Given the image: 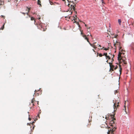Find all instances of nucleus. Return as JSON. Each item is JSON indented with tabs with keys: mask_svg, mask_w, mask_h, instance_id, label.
<instances>
[{
	"mask_svg": "<svg viewBox=\"0 0 134 134\" xmlns=\"http://www.w3.org/2000/svg\"><path fill=\"white\" fill-rule=\"evenodd\" d=\"M79 21L80 22H81L82 21L81 20H79Z\"/></svg>",
	"mask_w": 134,
	"mask_h": 134,
	"instance_id": "nucleus-49",
	"label": "nucleus"
},
{
	"mask_svg": "<svg viewBox=\"0 0 134 134\" xmlns=\"http://www.w3.org/2000/svg\"><path fill=\"white\" fill-rule=\"evenodd\" d=\"M82 36L85 38V39L89 43H90L88 38L86 36V35H83Z\"/></svg>",
	"mask_w": 134,
	"mask_h": 134,
	"instance_id": "nucleus-9",
	"label": "nucleus"
},
{
	"mask_svg": "<svg viewBox=\"0 0 134 134\" xmlns=\"http://www.w3.org/2000/svg\"><path fill=\"white\" fill-rule=\"evenodd\" d=\"M53 0H49V3L51 5H52L53 4V2L52 1Z\"/></svg>",
	"mask_w": 134,
	"mask_h": 134,
	"instance_id": "nucleus-17",
	"label": "nucleus"
},
{
	"mask_svg": "<svg viewBox=\"0 0 134 134\" xmlns=\"http://www.w3.org/2000/svg\"><path fill=\"white\" fill-rule=\"evenodd\" d=\"M109 49V48H105L104 49V50H105V51H107Z\"/></svg>",
	"mask_w": 134,
	"mask_h": 134,
	"instance_id": "nucleus-31",
	"label": "nucleus"
},
{
	"mask_svg": "<svg viewBox=\"0 0 134 134\" xmlns=\"http://www.w3.org/2000/svg\"><path fill=\"white\" fill-rule=\"evenodd\" d=\"M75 16L76 17L77 16V15H75Z\"/></svg>",
	"mask_w": 134,
	"mask_h": 134,
	"instance_id": "nucleus-55",
	"label": "nucleus"
},
{
	"mask_svg": "<svg viewBox=\"0 0 134 134\" xmlns=\"http://www.w3.org/2000/svg\"><path fill=\"white\" fill-rule=\"evenodd\" d=\"M74 20H77V18H75V17H74Z\"/></svg>",
	"mask_w": 134,
	"mask_h": 134,
	"instance_id": "nucleus-33",
	"label": "nucleus"
},
{
	"mask_svg": "<svg viewBox=\"0 0 134 134\" xmlns=\"http://www.w3.org/2000/svg\"><path fill=\"white\" fill-rule=\"evenodd\" d=\"M72 11L71 12H70V14H72Z\"/></svg>",
	"mask_w": 134,
	"mask_h": 134,
	"instance_id": "nucleus-40",
	"label": "nucleus"
},
{
	"mask_svg": "<svg viewBox=\"0 0 134 134\" xmlns=\"http://www.w3.org/2000/svg\"><path fill=\"white\" fill-rule=\"evenodd\" d=\"M89 36V35L88 34L87 35V36Z\"/></svg>",
	"mask_w": 134,
	"mask_h": 134,
	"instance_id": "nucleus-50",
	"label": "nucleus"
},
{
	"mask_svg": "<svg viewBox=\"0 0 134 134\" xmlns=\"http://www.w3.org/2000/svg\"><path fill=\"white\" fill-rule=\"evenodd\" d=\"M4 3L3 0H0V5L1 6L0 8L2 7H3L4 8H5V6L4 5Z\"/></svg>",
	"mask_w": 134,
	"mask_h": 134,
	"instance_id": "nucleus-6",
	"label": "nucleus"
},
{
	"mask_svg": "<svg viewBox=\"0 0 134 134\" xmlns=\"http://www.w3.org/2000/svg\"><path fill=\"white\" fill-rule=\"evenodd\" d=\"M31 20H34L35 23L36 22V21H35V20L34 18L33 17H31Z\"/></svg>",
	"mask_w": 134,
	"mask_h": 134,
	"instance_id": "nucleus-19",
	"label": "nucleus"
},
{
	"mask_svg": "<svg viewBox=\"0 0 134 134\" xmlns=\"http://www.w3.org/2000/svg\"><path fill=\"white\" fill-rule=\"evenodd\" d=\"M29 12H27V13H26V14L27 15H29V17H30V15H29Z\"/></svg>",
	"mask_w": 134,
	"mask_h": 134,
	"instance_id": "nucleus-29",
	"label": "nucleus"
},
{
	"mask_svg": "<svg viewBox=\"0 0 134 134\" xmlns=\"http://www.w3.org/2000/svg\"><path fill=\"white\" fill-rule=\"evenodd\" d=\"M5 24H4L3 25V26L1 28V30H3L4 28V26Z\"/></svg>",
	"mask_w": 134,
	"mask_h": 134,
	"instance_id": "nucleus-20",
	"label": "nucleus"
},
{
	"mask_svg": "<svg viewBox=\"0 0 134 134\" xmlns=\"http://www.w3.org/2000/svg\"><path fill=\"white\" fill-rule=\"evenodd\" d=\"M38 116L39 117V118H40V117H39V114H38Z\"/></svg>",
	"mask_w": 134,
	"mask_h": 134,
	"instance_id": "nucleus-57",
	"label": "nucleus"
},
{
	"mask_svg": "<svg viewBox=\"0 0 134 134\" xmlns=\"http://www.w3.org/2000/svg\"><path fill=\"white\" fill-rule=\"evenodd\" d=\"M121 20L120 19H119L118 20V23H119V24L120 25H121Z\"/></svg>",
	"mask_w": 134,
	"mask_h": 134,
	"instance_id": "nucleus-16",
	"label": "nucleus"
},
{
	"mask_svg": "<svg viewBox=\"0 0 134 134\" xmlns=\"http://www.w3.org/2000/svg\"><path fill=\"white\" fill-rule=\"evenodd\" d=\"M107 53H104L103 55H104L105 57L107 56Z\"/></svg>",
	"mask_w": 134,
	"mask_h": 134,
	"instance_id": "nucleus-25",
	"label": "nucleus"
},
{
	"mask_svg": "<svg viewBox=\"0 0 134 134\" xmlns=\"http://www.w3.org/2000/svg\"><path fill=\"white\" fill-rule=\"evenodd\" d=\"M116 111V110H115L114 111Z\"/></svg>",
	"mask_w": 134,
	"mask_h": 134,
	"instance_id": "nucleus-62",
	"label": "nucleus"
},
{
	"mask_svg": "<svg viewBox=\"0 0 134 134\" xmlns=\"http://www.w3.org/2000/svg\"><path fill=\"white\" fill-rule=\"evenodd\" d=\"M104 124H105L106 125V126H105V128L106 127L107 128L108 127V125H107V123H106L105 122L104 123Z\"/></svg>",
	"mask_w": 134,
	"mask_h": 134,
	"instance_id": "nucleus-24",
	"label": "nucleus"
},
{
	"mask_svg": "<svg viewBox=\"0 0 134 134\" xmlns=\"http://www.w3.org/2000/svg\"><path fill=\"white\" fill-rule=\"evenodd\" d=\"M119 68H120V69H119V71L120 72V75H121V71H122V68L121 67L120 65L119 66Z\"/></svg>",
	"mask_w": 134,
	"mask_h": 134,
	"instance_id": "nucleus-15",
	"label": "nucleus"
},
{
	"mask_svg": "<svg viewBox=\"0 0 134 134\" xmlns=\"http://www.w3.org/2000/svg\"><path fill=\"white\" fill-rule=\"evenodd\" d=\"M113 57L112 58V59H113V58L114 57V55H113ZM114 60L113 59L112 60Z\"/></svg>",
	"mask_w": 134,
	"mask_h": 134,
	"instance_id": "nucleus-42",
	"label": "nucleus"
},
{
	"mask_svg": "<svg viewBox=\"0 0 134 134\" xmlns=\"http://www.w3.org/2000/svg\"><path fill=\"white\" fill-rule=\"evenodd\" d=\"M96 1V0H95Z\"/></svg>",
	"mask_w": 134,
	"mask_h": 134,
	"instance_id": "nucleus-63",
	"label": "nucleus"
},
{
	"mask_svg": "<svg viewBox=\"0 0 134 134\" xmlns=\"http://www.w3.org/2000/svg\"><path fill=\"white\" fill-rule=\"evenodd\" d=\"M37 104H38V102H37Z\"/></svg>",
	"mask_w": 134,
	"mask_h": 134,
	"instance_id": "nucleus-53",
	"label": "nucleus"
},
{
	"mask_svg": "<svg viewBox=\"0 0 134 134\" xmlns=\"http://www.w3.org/2000/svg\"><path fill=\"white\" fill-rule=\"evenodd\" d=\"M98 45H99V46L100 47H101V46L100 45H99L98 44Z\"/></svg>",
	"mask_w": 134,
	"mask_h": 134,
	"instance_id": "nucleus-43",
	"label": "nucleus"
},
{
	"mask_svg": "<svg viewBox=\"0 0 134 134\" xmlns=\"http://www.w3.org/2000/svg\"><path fill=\"white\" fill-rule=\"evenodd\" d=\"M114 116H113V118H114ZM113 120L110 121V127H108V132L107 134H110V133L111 134H114L113 132L116 129V125L114 121V120H115V119L113 118Z\"/></svg>",
	"mask_w": 134,
	"mask_h": 134,
	"instance_id": "nucleus-1",
	"label": "nucleus"
},
{
	"mask_svg": "<svg viewBox=\"0 0 134 134\" xmlns=\"http://www.w3.org/2000/svg\"><path fill=\"white\" fill-rule=\"evenodd\" d=\"M92 50L94 52H95V51L94 50V49H92Z\"/></svg>",
	"mask_w": 134,
	"mask_h": 134,
	"instance_id": "nucleus-46",
	"label": "nucleus"
},
{
	"mask_svg": "<svg viewBox=\"0 0 134 134\" xmlns=\"http://www.w3.org/2000/svg\"><path fill=\"white\" fill-rule=\"evenodd\" d=\"M101 1L102 2V3L105 4V3H104V2H103V0H101Z\"/></svg>",
	"mask_w": 134,
	"mask_h": 134,
	"instance_id": "nucleus-34",
	"label": "nucleus"
},
{
	"mask_svg": "<svg viewBox=\"0 0 134 134\" xmlns=\"http://www.w3.org/2000/svg\"><path fill=\"white\" fill-rule=\"evenodd\" d=\"M128 104H127V108H128Z\"/></svg>",
	"mask_w": 134,
	"mask_h": 134,
	"instance_id": "nucleus-52",
	"label": "nucleus"
},
{
	"mask_svg": "<svg viewBox=\"0 0 134 134\" xmlns=\"http://www.w3.org/2000/svg\"><path fill=\"white\" fill-rule=\"evenodd\" d=\"M106 57L107 59H110V57L109 56L107 55L106 56Z\"/></svg>",
	"mask_w": 134,
	"mask_h": 134,
	"instance_id": "nucleus-21",
	"label": "nucleus"
},
{
	"mask_svg": "<svg viewBox=\"0 0 134 134\" xmlns=\"http://www.w3.org/2000/svg\"><path fill=\"white\" fill-rule=\"evenodd\" d=\"M85 26H86V27H87V25H86V24H85Z\"/></svg>",
	"mask_w": 134,
	"mask_h": 134,
	"instance_id": "nucleus-47",
	"label": "nucleus"
},
{
	"mask_svg": "<svg viewBox=\"0 0 134 134\" xmlns=\"http://www.w3.org/2000/svg\"><path fill=\"white\" fill-rule=\"evenodd\" d=\"M108 60H107V61H106V62L108 63Z\"/></svg>",
	"mask_w": 134,
	"mask_h": 134,
	"instance_id": "nucleus-51",
	"label": "nucleus"
},
{
	"mask_svg": "<svg viewBox=\"0 0 134 134\" xmlns=\"http://www.w3.org/2000/svg\"><path fill=\"white\" fill-rule=\"evenodd\" d=\"M70 3H69L68 6L69 7H70V8L69 9V10H70V11L74 10L75 13L77 14V12L75 11V6L76 4L74 3L73 2V1L71 2H70Z\"/></svg>",
	"mask_w": 134,
	"mask_h": 134,
	"instance_id": "nucleus-2",
	"label": "nucleus"
},
{
	"mask_svg": "<svg viewBox=\"0 0 134 134\" xmlns=\"http://www.w3.org/2000/svg\"><path fill=\"white\" fill-rule=\"evenodd\" d=\"M113 68H112V69L110 68V70H112V71H113L114 70H113Z\"/></svg>",
	"mask_w": 134,
	"mask_h": 134,
	"instance_id": "nucleus-35",
	"label": "nucleus"
},
{
	"mask_svg": "<svg viewBox=\"0 0 134 134\" xmlns=\"http://www.w3.org/2000/svg\"><path fill=\"white\" fill-rule=\"evenodd\" d=\"M121 54L122 53L121 52H119V53L118 56V60L119 62L121 61V60H124V58L121 57Z\"/></svg>",
	"mask_w": 134,
	"mask_h": 134,
	"instance_id": "nucleus-5",
	"label": "nucleus"
},
{
	"mask_svg": "<svg viewBox=\"0 0 134 134\" xmlns=\"http://www.w3.org/2000/svg\"><path fill=\"white\" fill-rule=\"evenodd\" d=\"M41 0H37V4L39 5V7H40L42 6L41 4Z\"/></svg>",
	"mask_w": 134,
	"mask_h": 134,
	"instance_id": "nucleus-10",
	"label": "nucleus"
},
{
	"mask_svg": "<svg viewBox=\"0 0 134 134\" xmlns=\"http://www.w3.org/2000/svg\"><path fill=\"white\" fill-rule=\"evenodd\" d=\"M20 13H21L22 14H24V15H25L26 14V13H24V12H20Z\"/></svg>",
	"mask_w": 134,
	"mask_h": 134,
	"instance_id": "nucleus-32",
	"label": "nucleus"
},
{
	"mask_svg": "<svg viewBox=\"0 0 134 134\" xmlns=\"http://www.w3.org/2000/svg\"><path fill=\"white\" fill-rule=\"evenodd\" d=\"M122 62H124V63L125 64H127V62L125 60V59L124 58V60H122Z\"/></svg>",
	"mask_w": 134,
	"mask_h": 134,
	"instance_id": "nucleus-18",
	"label": "nucleus"
},
{
	"mask_svg": "<svg viewBox=\"0 0 134 134\" xmlns=\"http://www.w3.org/2000/svg\"><path fill=\"white\" fill-rule=\"evenodd\" d=\"M109 54H110L111 55V54H110V53H109Z\"/></svg>",
	"mask_w": 134,
	"mask_h": 134,
	"instance_id": "nucleus-56",
	"label": "nucleus"
},
{
	"mask_svg": "<svg viewBox=\"0 0 134 134\" xmlns=\"http://www.w3.org/2000/svg\"><path fill=\"white\" fill-rule=\"evenodd\" d=\"M90 36H91V37H92V35H90Z\"/></svg>",
	"mask_w": 134,
	"mask_h": 134,
	"instance_id": "nucleus-54",
	"label": "nucleus"
},
{
	"mask_svg": "<svg viewBox=\"0 0 134 134\" xmlns=\"http://www.w3.org/2000/svg\"><path fill=\"white\" fill-rule=\"evenodd\" d=\"M99 56L100 57H102V56L103 55H102L101 53H99Z\"/></svg>",
	"mask_w": 134,
	"mask_h": 134,
	"instance_id": "nucleus-26",
	"label": "nucleus"
},
{
	"mask_svg": "<svg viewBox=\"0 0 134 134\" xmlns=\"http://www.w3.org/2000/svg\"><path fill=\"white\" fill-rule=\"evenodd\" d=\"M118 36V35H115L114 36V37L113 38H117Z\"/></svg>",
	"mask_w": 134,
	"mask_h": 134,
	"instance_id": "nucleus-22",
	"label": "nucleus"
},
{
	"mask_svg": "<svg viewBox=\"0 0 134 134\" xmlns=\"http://www.w3.org/2000/svg\"><path fill=\"white\" fill-rule=\"evenodd\" d=\"M89 44L92 47H93L94 48V49H95L96 48H97L96 46L95 45H94V44H91L90 43H89Z\"/></svg>",
	"mask_w": 134,
	"mask_h": 134,
	"instance_id": "nucleus-12",
	"label": "nucleus"
},
{
	"mask_svg": "<svg viewBox=\"0 0 134 134\" xmlns=\"http://www.w3.org/2000/svg\"><path fill=\"white\" fill-rule=\"evenodd\" d=\"M63 1H64V0H63Z\"/></svg>",
	"mask_w": 134,
	"mask_h": 134,
	"instance_id": "nucleus-61",
	"label": "nucleus"
},
{
	"mask_svg": "<svg viewBox=\"0 0 134 134\" xmlns=\"http://www.w3.org/2000/svg\"><path fill=\"white\" fill-rule=\"evenodd\" d=\"M91 121H89V122H88V124H87V127H89L91 125Z\"/></svg>",
	"mask_w": 134,
	"mask_h": 134,
	"instance_id": "nucleus-13",
	"label": "nucleus"
},
{
	"mask_svg": "<svg viewBox=\"0 0 134 134\" xmlns=\"http://www.w3.org/2000/svg\"><path fill=\"white\" fill-rule=\"evenodd\" d=\"M117 100H113V103H114V110H116L117 108L119 107V101L118 100V99H117Z\"/></svg>",
	"mask_w": 134,
	"mask_h": 134,
	"instance_id": "nucleus-3",
	"label": "nucleus"
},
{
	"mask_svg": "<svg viewBox=\"0 0 134 134\" xmlns=\"http://www.w3.org/2000/svg\"><path fill=\"white\" fill-rule=\"evenodd\" d=\"M109 64L110 65V68H114V66L112 65V63L109 62Z\"/></svg>",
	"mask_w": 134,
	"mask_h": 134,
	"instance_id": "nucleus-11",
	"label": "nucleus"
},
{
	"mask_svg": "<svg viewBox=\"0 0 134 134\" xmlns=\"http://www.w3.org/2000/svg\"><path fill=\"white\" fill-rule=\"evenodd\" d=\"M114 46H115V48L114 49H116V45L118 46L119 47V50L121 52H122L123 51V50H121V48H122L121 47V43L120 42H118V41H116V43H115V42H114Z\"/></svg>",
	"mask_w": 134,
	"mask_h": 134,
	"instance_id": "nucleus-4",
	"label": "nucleus"
},
{
	"mask_svg": "<svg viewBox=\"0 0 134 134\" xmlns=\"http://www.w3.org/2000/svg\"><path fill=\"white\" fill-rule=\"evenodd\" d=\"M36 90H35V92H36Z\"/></svg>",
	"mask_w": 134,
	"mask_h": 134,
	"instance_id": "nucleus-59",
	"label": "nucleus"
},
{
	"mask_svg": "<svg viewBox=\"0 0 134 134\" xmlns=\"http://www.w3.org/2000/svg\"><path fill=\"white\" fill-rule=\"evenodd\" d=\"M128 103V101H127V102L126 101L125 102V105H124V109H123V110H124L125 111L126 114H127V111H126V103Z\"/></svg>",
	"mask_w": 134,
	"mask_h": 134,
	"instance_id": "nucleus-8",
	"label": "nucleus"
},
{
	"mask_svg": "<svg viewBox=\"0 0 134 134\" xmlns=\"http://www.w3.org/2000/svg\"><path fill=\"white\" fill-rule=\"evenodd\" d=\"M37 17L38 18V19H41V17L39 15H38Z\"/></svg>",
	"mask_w": 134,
	"mask_h": 134,
	"instance_id": "nucleus-28",
	"label": "nucleus"
},
{
	"mask_svg": "<svg viewBox=\"0 0 134 134\" xmlns=\"http://www.w3.org/2000/svg\"><path fill=\"white\" fill-rule=\"evenodd\" d=\"M118 92L117 91V90H115V91H114V93H115V94H116V93H117Z\"/></svg>",
	"mask_w": 134,
	"mask_h": 134,
	"instance_id": "nucleus-27",
	"label": "nucleus"
},
{
	"mask_svg": "<svg viewBox=\"0 0 134 134\" xmlns=\"http://www.w3.org/2000/svg\"><path fill=\"white\" fill-rule=\"evenodd\" d=\"M10 0H8V2H10Z\"/></svg>",
	"mask_w": 134,
	"mask_h": 134,
	"instance_id": "nucleus-48",
	"label": "nucleus"
},
{
	"mask_svg": "<svg viewBox=\"0 0 134 134\" xmlns=\"http://www.w3.org/2000/svg\"><path fill=\"white\" fill-rule=\"evenodd\" d=\"M87 29H90V27H87Z\"/></svg>",
	"mask_w": 134,
	"mask_h": 134,
	"instance_id": "nucleus-44",
	"label": "nucleus"
},
{
	"mask_svg": "<svg viewBox=\"0 0 134 134\" xmlns=\"http://www.w3.org/2000/svg\"><path fill=\"white\" fill-rule=\"evenodd\" d=\"M33 129H34V127H33Z\"/></svg>",
	"mask_w": 134,
	"mask_h": 134,
	"instance_id": "nucleus-60",
	"label": "nucleus"
},
{
	"mask_svg": "<svg viewBox=\"0 0 134 134\" xmlns=\"http://www.w3.org/2000/svg\"><path fill=\"white\" fill-rule=\"evenodd\" d=\"M29 120H31V119L30 118H29Z\"/></svg>",
	"mask_w": 134,
	"mask_h": 134,
	"instance_id": "nucleus-41",
	"label": "nucleus"
},
{
	"mask_svg": "<svg viewBox=\"0 0 134 134\" xmlns=\"http://www.w3.org/2000/svg\"><path fill=\"white\" fill-rule=\"evenodd\" d=\"M81 35H84V34H83L82 32H81Z\"/></svg>",
	"mask_w": 134,
	"mask_h": 134,
	"instance_id": "nucleus-38",
	"label": "nucleus"
},
{
	"mask_svg": "<svg viewBox=\"0 0 134 134\" xmlns=\"http://www.w3.org/2000/svg\"><path fill=\"white\" fill-rule=\"evenodd\" d=\"M67 0L69 2V0Z\"/></svg>",
	"mask_w": 134,
	"mask_h": 134,
	"instance_id": "nucleus-58",
	"label": "nucleus"
},
{
	"mask_svg": "<svg viewBox=\"0 0 134 134\" xmlns=\"http://www.w3.org/2000/svg\"><path fill=\"white\" fill-rule=\"evenodd\" d=\"M103 48H104V47H102V48H100V49H102Z\"/></svg>",
	"mask_w": 134,
	"mask_h": 134,
	"instance_id": "nucleus-45",
	"label": "nucleus"
},
{
	"mask_svg": "<svg viewBox=\"0 0 134 134\" xmlns=\"http://www.w3.org/2000/svg\"><path fill=\"white\" fill-rule=\"evenodd\" d=\"M75 22L76 23H77V24L79 26V27L80 26V25L79 24V23L78 22H77L76 21H75ZM74 23H75V22H74Z\"/></svg>",
	"mask_w": 134,
	"mask_h": 134,
	"instance_id": "nucleus-23",
	"label": "nucleus"
},
{
	"mask_svg": "<svg viewBox=\"0 0 134 134\" xmlns=\"http://www.w3.org/2000/svg\"><path fill=\"white\" fill-rule=\"evenodd\" d=\"M35 99L34 98L31 100V103H30V105L31 106H34L35 105Z\"/></svg>",
	"mask_w": 134,
	"mask_h": 134,
	"instance_id": "nucleus-7",
	"label": "nucleus"
},
{
	"mask_svg": "<svg viewBox=\"0 0 134 134\" xmlns=\"http://www.w3.org/2000/svg\"><path fill=\"white\" fill-rule=\"evenodd\" d=\"M117 67H118L117 66H116V67H115L114 68V69H115H115H117Z\"/></svg>",
	"mask_w": 134,
	"mask_h": 134,
	"instance_id": "nucleus-37",
	"label": "nucleus"
},
{
	"mask_svg": "<svg viewBox=\"0 0 134 134\" xmlns=\"http://www.w3.org/2000/svg\"><path fill=\"white\" fill-rule=\"evenodd\" d=\"M1 16L2 18H3L4 19L5 18V16H4L1 15Z\"/></svg>",
	"mask_w": 134,
	"mask_h": 134,
	"instance_id": "nucleus-36",
	"label": "nucleus"
},
{
	"mask_svg": "<svg viewBox=\"0 0 134 134\" xmlns=\"http://www.w3.org/2000/svg\"><path fill=\"white\" fill-rule=\"evenodd\" d=\"M65 17L66 18H68V17H69V19H70V16H69V15H68V16H65Z\"/></svg>",
	"mask_w": 134,
	"mask_h": 134,
	"instance_id": "nucleus-30",
	"label": "nucleus"
},
{
	"mask_svg": "<svg viewBox=\"0 0 134 134\" xmlns=\"http://www.w3.org/2000/svg\"><path fill=\"white\" fill-rule=\"evenodd\" d=\"M34 123V122H33L32 123H31V124H32V125H33V123Z\"/></svg>",
	"mask_w": 134,
	"mask_h": 134,
	"instance_id": "nucleus-39",
	"label": "nucleus"
},
{
	"mask_svg": "<svg viewBox=\"0 0 134 134\" xmlns=\"http://www.w3.org/2000/svg\"><path fill=\"white\" fill-rule=\"evenodd\" d=\"M30 8H28V7H27L26 9V11H27L28 12H29L30 10Z\"/></svg>",
	"mask_w": 134,
	"mask_h": 134,
	"instance_id": "nucleus-14",
	"label": "nucleus"
}]
</instances>
